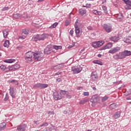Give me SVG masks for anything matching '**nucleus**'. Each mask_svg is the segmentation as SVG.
<instances>
[{"label": "nucleus", "instance_id": "obj_1", "mask_svg": "<svg viewBox=\"0 0 131 131\" xmlns=\"http://www.w3.org/2000/svg\"><path fill=\"white\" fill-rule=\"evenodd\" d=\"M131 55V52L127 50H124L123 52H119V53L116 54L113 56V58L115 60H122L127 57V56Z\"/></svg>", "mask_w": 131, "mask_h": 131}, {"label": "nucleus", "instance_id": "obj_2", "mask_svg": "<svg viewBox=\"0 0 131 131\" xmlns=\"http://www.w3.org/2000/svg\"><path fill=\"white\" fill-rule=\"evenodd\" d=\"M34 53L29 51L25 54V59L27 63H31L33 61Z\"/></svg>", "mask_w": 131, "mask_h": 131}, {"label": "nucleus", "instance_id": "obj_3", "mask_svg": "<svg viewBox=\"0 0 131 131\" xmlns=\"http://www.w3.org/2000/svg\"><path fill=\"white\" fill-rule=\"evenodd\" d=\"M34 59L35 61H41L43 59V54L41 52L34 53Z\"/></svg>", "mask_w": 131, "mask_h": 131}, {"label": "nucleus", "instance_id": "obj_4", "mask_svg": "<svg viewBox=\"0 0 131 131\" xmlns=\"http://www.w3.org/2000/svg\"><path fill=\"white\" fill-rule=\"evenodd\" d=\"M20 68V64H15L11 66H9L7 67V71H16L19 69Z\"/></svg>", "mask_w": 131, "mask_h": 131}, {"label": "nucleus", "instance_id": "obj_5", "mask_svg": "<svg viewBox=\"0 0 131 131\" xmlns=\"http://www.w3.org/2000/svg\"><path fill=\"white\" fill-rule=\"evenodd\" d=\"M105 42L104 41H99L98 42H94L92 44V46L94 49H98V48H100V47H102L103 46V43H104Z\"/></svg>", "mask_w": 131, "mask_h": 131}, {"label": "nucleus", "instance_id": "obj_6", "mask_svg": "<svg viewBox=\"0 0 131 131\" xmlns=\"http://www.w3.org/2000/svg\"><path fill=\"white\" fill-rule=\"evenodd\" d=\"M53 98L56 101H58V100L62 99V96L60 94V93L55 92L53 93Z\"/></svg>", "mask_w": 131, "mask_h": 131}, {"label": "nucleus", "instance_id": "obj_7", "mask_svg": "<svg viewBox=\"0 0 131 131\" xmlns=\"http://www.w3.org/2000/svg\"><path fill=\"white\" fill-rule=\"evenodd\" d=\"M52 52V46L48 45L46 49L44 50V53L46 55H49Z\"/></svg>", "mask_w": 131, "mask_h": 131}, {"label": "nucleus", "instance_id": "obj_8", "mask_svg": "<svg viewBox=\"0 0 131 131\" xmlns=\"http://www.w3.org/2000/svg\"><path fill=\"white\" fill-rule=\"evenodd\" d=\"M9 91H10L9 94L10 96H11L12 98H15L16 96V93L15 88H10Z\"/></svg>", "mask_w": 131, "mask_h": 131}, {"label": "nucleus", "instance_id": "obj_9", "mask_svg": "<svg viewBox=\"0 0 131 131\" xmlns=\"http://www.w3.org/2000/svg\"><path fill=\"white\" fill-rule=\"evenodd\" d=\"M120 47H117L115 48H114L113 49H111L110 51H108L109 54H115V53H117V52H119V50H120Z\"/></svg>", "mask_w": 131, "mask_h": 131}, {"label": "nucleus", "instance_id": "obj_10", "mask_svg": "<svg viewBox=\"0 0 131 131\" xmlns=\"http://www.w3.org/2000/svg\"><path fill=\"white\" fill-rule=\"evenodd\" d=\"M103 28L107 33L111 32V30H112V27L106 24L103 25Z\"/></svg>", "mask_w": 131, "mask_h": 131}, {"label": "nucleus", "instance_id": "obj_11", "mask_svg": "<svg viewBox=\"0 0 131 131\" xmlns=\"http://www.w3.org/2000/svg\"><path fill=\"white\" fill-rule=\"evenodd\" d=\"M91 78L94 81H95V80H97V79H98V73H97L96 71L92 72V73L91 74Z\"/></svg>", "mask_w": 131, "mask_h": 131}, {"label": "nucleus", "instance_id": "obj_12", "mask_svg": "<svg viewBox=\"0 0 131 131\" xmlns=\"http://www.w3.org/2000/svg\"><path fill=\"white\" fill-rule=\"evenodd\" d=\"M113 46V44L111 42L108 43L105 46L100 48V51H103V50H106L107 49H111Z\"/></svg>", "mask_w": 131, "mask_h": 131}, {"label": "nucleus", "instance_id": "obj_13", "mask_svg": "<svg viewBox=\"0 0 131 131\" xmlns=\"http://www.w3.org/2000/svg\"><path fill=\"white\" fill-rule=\"evenodd\" d=\"M71 71H72L74 74H77L81 71V70L78 68H76L72 67L71 69Z\"/></svg>", "mask_w": 131, "mask_h": 131}, {"label": "nucleus", "instance_id": "obj_14", "mask_svg": "<svg viewBox=\"0 0 131 131\" xmlns=\"http://www.w3.org/2000/svg\"><path fill=\"white\" fill-rule=\"evenodd\" d=\"M27 126L25 124L19 125L17 126V131H25L26 129Z\"/></svg>", "mask_w": 131, "mask_h": 131}, {"label": "nucleus", "instance_id": "obj_15", "mask_svg": "<svg viewBox=\"0 0 131 131\" xmlns=\"http://www.w3.org/2000/svg\"><path fill=\"white\" fill-rule=\"evenodd\" d=\"M119 39H120V38L118 36H113L110 38V40L114 42H117Z\"/></svg>", "mask_w": 131, "mask_h": 131}, {"label": "nucleus", "instance_id": "obj_16", "mask_svg": "<svg viewBox=\"0 0 131 131\" xmlns=\"http://www.w3.org/2000/svg\"><path fill=\"white\" fill-rule=\"evenodd\" d=\"M39 40H44L48 37V34H43L42 35H38Z\"/></svg>", "mask_w": 131, "mask_h": 131}, {"label": "nucleus", "instance_id": "obj_17", "mask_svg": "<svg viewBox=\"0 0 131 131\" xmlns=\"http://www.w3.org/2000/svg\"><path fill=\"white\" fill-rule=\"evenodd\" d=\"M9 32H10V30L8 29H6L3 30V33L4 37H5V38L8 37V35H9Z\"/></svg>", "mask_w": 131, "mask_h": 131}, {"label": "nucleus", "instance_id": "obj_18", "mask_svg": "<svg viewBox=\"0 0 131 131\" xmlns=\"http://www.w3.org/2000/svg\"><path fill=\"white\" fill-rule=\"evenodd\" d=\"M75 33L77 35V37H79V33H80V30H79V28H78V26L77 25L75 26Z\"/></svg>", "mask_w": 131, "mask_h": 131}, {"label": "nucleus", "instance_id": "obj_19", "mask_svg": "<svg viewBox=\"0 0 131 131\" xmlns=\"http://www.w3.org/2000/svg\"><path fill=\"white\" fill-rule=\"evenodd\" d=\"M15 61H16L15 59L11 58V59H5L3 60V62H4L5 63H14V62H15Z\"/></svg>", "mask_w": 131, "mask_h": 131}, {"label": "nucleus", "instance_id": "obj_20", "mask_svg": "<svg viewBox=\"0 0 131 131\" xmlns=\"http://www.w3.org/2000/svg\"><path fill=\"white\" fill-rule=\"evenodd\" d=\"M79 13L80 15H81V16H83L84 15H85V14H86V10H85V9L81 8L79 10Z\"/></svg>", "mask_w": 131, "mask_h": 131}, {"label": "nucleus", "instance_id": "obj_21", "mask_svg": "<svg viewBox=\"0 0 131 131\" xmlns=\"http://www.w3.org/2000/svg\"><path fill=\"white\" fill-rule=\"evenodd\" d=\"M121 114V113H120V112H117L114 115V118H115V119H118V118L120 117Z\"/></svg>", "mask_w": 131, "mask_h": 131}, {"label": "nucleus", "instance_id": "obj_22", "mask_svg": "<svg viewBox=\"0 0 131 131\" xmlns=\"http://www.w3.org/2000/svg\"><path fill=\"white\" fill-rule=\"evenodd\" d=\"M92 103H98L99 101H100V99L98 97H94L91 99Z\"/></svg>", "mask_w": 131, "mask_h": 131}, {"label": "nucleus", "instance_id": "obj_23", "mask_svg": "<svg viewBox=\"0 0 131 131\" xmlns=\"http://www.w3.org/2000/svg\"><path fill=\"white\" fill-rule=\"evenodd\" d=\"M124 42L126 43H131V37L128 36L124 40Z\"/></svg>", "mask_w": 131, "mask_h": 131}, {"label": "nucleus", "instance_id": "obj_24", "mask_svg": "<svg viewBox=\"0 0 131 131\" xmlns=\"http://www.w3.org/2000/svg\"><path fill=\"white\" fill-rule=\"evenodd\" d=\"M32 40L33 41H37V40H39V38L38 37V35H35L33 36L32 38Z\"/></svg>", "mask_w": 131, "mask_h": 131}, {"label": "nucleus", "instance_id": "obj_25", "mask_svg": "<svg viewBox=\"0 0 131 131\" xmlns=\"http://www.w3.org/2000/svg\"><path fill=\"white\" fill-rule=\"evenodd\" d=\"M9 46H10V41L8 40H5L4 43V47L5 48H9Z\"/></svg>", "mask_w": 131, "mask_h": 131}, {"label": "nucleus", "instance_id": "obj_26", "mask_svg": "<svg viewBox=\"0 0 131 131\" xmlns=\"http://www.w3.org/2000/svg\"><path fill=\"white\" fill-rule=\"evenodd\" d=\"M22 34H25V35H28L29 34V30L24 29L22 30Z\"/></svg>", "mask_w": 131, "mask_h": 131}, {"label": "nucleus", "instance_id": "obj_27", "mask_svg": "<svg viewBox=\"0 0 131 131\" xmlns=\"http://www.w3.org/2000/svg\"><path fill=\"white\" fill-rule=\"evenodd\" d=\"M53 48L54 49V50H56V51H58V50H62L61 46L53 45Z\"/></svg>", "mask_w": 131, "mask_h": 131}, {"label": "nucleus", "instance_id": "obj_28", "mask_svg": "<svg viewBox=\"0 0 131 131\" xmlns=\"http://www.w3.org/2000/svg\"><path fill=\"white\" fill-rule=\"evenodd\" d=\"M13 17H14L15 19H19V18H22L21 15L19 13L13 14Z\"/></svg>", "mask_w": 131, "mask_h": 131}, {"label": "nucleus", "instance_id": "obj_29", "mask_svg": "<svg viewBox=\"0 0 131 131\" xmlns=\"http://www.w3.org/2000/svg\"><path fill=\"white\" fill-rule=\"evenodd\" d=\"M0 68L2 71H5V70H6L7 72H8L9 71H8V68L6 67L5 65L3 64L0 66Z\"/></svg>", "mask_w": 131, "mask_h": 131}, {"label": "nucleus", "instance_id": "obj_30", "mask_svg": "<svg viewBox=\"0 0 131 131\" xmlns=\"http://www.w3.org/2000/svg\"><path fill=\"white\" fill-rule=\"evenodd\" d=\"M88 101H89V99L86 98H84L79 102V104L80 105H82V104H85V103H86Z\"/></svg>", "mask_w": 131, "mask_h": 131}, {"label": "nucleus", "instance_id": "obj_31", "mask_svg": "<svg viewBox=\"0 0 131 131\" xmlns=\"http://www.w3.org/2000/svg\"><path fill=\"white\" fill-rule=\"evenodd\" d=\"M68 93V92L65 91H60V92H59V94L61 96V98H63L64 97V96H65V95H66V94H67Z\"/></svg>", "mask_w": 131, "mask_h": 131}, {"label": "nucleus", "instance_id": "obj_32", "mask_svg": "<svg viewBox=\"0 0 131 131\" xmlns=\"http://www.w3.org/2000/svg\"><path fill=\"white\" fill-rule=\"evenodd\" d=\"M102 10L105 14H108V11L107 10V7L106 6H102Z\"/></svg>", "mask_w": 131, "mask_h": 131}, {"label": "nucleus", "instance_id": "obj_33", "mask_svg": "<svg viewBox=\"0 0 131 131\" xmlns=\"http://www.w3.org/2000/svg\"><path fill=\"white\" fill-rule=\"evenodd\" d=\"M49 85L47 84H40V89H46V88H48Z\"/></svg>", "mask_w": 131, "mask_h": 131}, {"label": "nucleus", "instance_id": "obj_34", "mask_svg": "<svg viewBox=\"0 0 131 131\" xmlns=\"http://www.w3.org/2000/svg\"><path fill=\"white\" fill-rule=\"evenodd\" d=\"M58 23H55L54 24H53L51 26L49 27L51 29H53V28H55V27H57L58 26Z\"/></svg>", "mask_w": 131, "mask_h": 131}, {"label": "nucleus", "instance_id": "obj_35", "mask_svg": "<svg viewBox=\"0 0 131 131\" xmlns=\"http://www.w3.org/2000/svg\"><path fill=\"white\" fill-rule=\"evenodd\" d=\"M93 63L94 64H98V65H103V63H102V62L99 60H94Z\"/></svg>", "mask_w": 131, "mask_h": 131}, {"label": "nucleus", "instance_id": "obj_36", "mask_svg": "<svg viewBox=\"0 0 131 131\" xmlns=\"http://www.w3.org/2000/svg\"><path fill=\"white\" fill-rule=\"evenodd\" d=\"M127 6H128V9L130 10L131 8H129L131 7V1L130 0H127V2H126Z\"/></svg>", "mask_w": 131, "mask_h": 131}, {"label": "nucleus", "instance_id": "obj_37", "mask_svg": "<svg viewBox=\"0 0 131 131\" xmlns=\"http://www.w3.org/2000/svg\"><path fill=\"white\" fill-rule=\"evenodd\" d=\"M109 99V97L108 96H104L103 97L102 99H101V101L102 102H105V101H107V99Z\"/></svg>", "mask_w": 131, "mask_h": 131}, {"label": "nucleus", "instance_id": "obj_38", "mask_svg": "<svg viewBox=\"0 0 131 131\" xmlns=\"http://www.w3.org/2000/svg\"><path fill=\"white\" fill-rule=\"evenodd\" d=\"M33 25L37 28H39L40 27H41V25L38 24L33 23Z\"/></svg>", "mask_w": 131, "mask_h": 131}, {"label": "nucleus", "instance_id": "obj_39", "mask_svg": "<svg viewBox=\"0 0 131 131\" xmlns=\"http://www.w3.org/2000/svg\"><path fill=\"white\" fill-rule=\"evenodd\" d=\"M49 125V124L48 123H45L41 124V125H39L38 127L39 128L40 127H42V126L46 127L48 126Z\"/></svg>", "mask_w": 131, "mask_h": 131}, {"label": "nucleus", "instance_id": "obj_40", "mask_svg": "<svg viewBox=\"0 0 131 131\" xmlns=\"http://www.w3.org/2000/svg\"><path fill=\"white\" fill-rule=\"evenodd\" d=\"M117 19H120V20L123 19V15L122 14H118L117 16Z\"/></svg>", "mask_w": 131, "mask_h": 131}, {"label": "nucleus", "instance_id": "obj_41", "mask_svg": "<svg viewBox=\"0 0 131 131\" xmlns=\"http://www.w3.org/2000/svg\"><path fill=\"white\" fill-rule=\"evenodd\" d=\"M83 8H91L92 7V4H87L86 5H83Z\"/></svg>", "mask_w": 131, "mask_h": 131}, {"label": "nucleus", "instance_id": "obj_42", "mask_svg": "<svg viewBox=\"0 0 131 131\" xmlns=\"http://www.w3.org/2000/svg\"><path fill=\"white\" fill-rule=\"evenodd\" d=\"M9 9L10 8H9V7H5L2 9V12H5L6 11H8Z\"/></svg>", "mask_w": 131, "mask_h": 131}, {"label": "nucleus", "instance_id": "obj_43", "mask_svg": "<svg viewBox=\"0 0 131 131\" xmlns=\"http://www.w3.org/2000/svg\"><path fill=\"white\" fill-rule=\"evenodd\" d=\"M116 107V105H115V104H112L110 106V108L111 110L114 109V108H115Z\"/></svg>", "mask_w": 131, "mask_h": 131}, {"label": "nucleus", "instance_id": "obj_44", "mask_svg": "<svg viewBox=\"0 0 131 131\" xmlns=\"http://www.w3.org/2000/svg\"><path fill=\"white\" fill-rule=\"evenodd\" d=\"M41 83H37L34 85V88H39L40 89Z\"/></svg>", "mask_w": 131, "mask_h": 131}, {"label": "nucleus", "instance_id": "obj_45", "mask_svg": "<svg viewBox=\"0 0 131 131\" xmlns=\"http://www.w3.org/2000/svg\"><path fill=\"white\" fill-rule=\"evenodd\" d=\"M49 131H56V129H55V127L52 126L49 128Z\"/></svg>", "mask_w": 131, "mask_h": 131}, {"label": "nucleus", "instance_id": "obj_46", "mask_svg": "<svg viewBox=\"0 0 131 131\" xmlns=\"http://www.w3.org/2000/svg\"><path fill=\"white\" fill-rule=\"evenodd\" d=\"M83 96H90V93L88 92H85L83 93Z\"/></svg>", "mask_w": 131, "mask_h": 131}, {"label": "nucleus", "instance_id": "obj_47", "mask_svg": "<svg viewBox=\"0 0 131 131\" xmlns=\"http://www.w3.org/2000/svg\"><path fill=\"white\" fill-rule=\"evenodd\" d=\"M48 114L49 115H50V114H52L53 115H54V114H55V112H54V111H49L48 112Z\"/></svg>", "mask_w": 131, "mask_h": 131}, {"label": "nucleus", "instance_id": "obj_48", "mask_svg": "<svg viewBox=\"0 0 131 131\" xmlns=\"http://www.w3.org/2000/svg\"><path fill=\"white\" fill-rule=\"evenodd\" d=\"M26 37V36H19L18 38H19V39H25Z\"/></svg>", "mask_w": 131, "mask_h": 131}, {"label": "nucleus", "instance_id": "obj_49", "mask_svg": "<svg viewBox=\"0 0 131 131\" xmlns=\"http://www.w3.org/2000/svg\"><path fill=\"white\" fill-rule=\"evenodd\" d=\"M97 12H98V10H93V13L95 14V15H97Z\"/></svg>", "mask_w": 131, "mask_h": 131}, {"label": "nucleus", "instance_id": "obj_50", "mask_svg": "<svg viewBox=\"0 0 131 131\" xmlns=\"http://www.w3.org/2000/svg\"><path fill=\"white\" fill-rule=\"evenodd\" d=\"M96 15H98L99 16L102 15V12L101 11H97V13Z\"/></svg>", "mask_w": 131, "mask_h": 131}, {"label": "nucleus", "instance_id": "obj_51", "mask_svg": "<svg viewBox=\"0 0 131 131\" xmlns=\"http://www.w3.org/2000/svg\"><path fill=\"white\" fill-rule=\"evenodd\" d=\"M88 29L89 30H93V27H92V26H88Z\"/></svg>", "mask_w": 131, "mask_h": 131}, {"label": "nucleus", "instance_id": "obj_52", "mask_svg": "<svg viewBox=\"0 0 131 131\" xmlns=\"http://www.w3.org/2000/svg\"><path fill=\"white\" fill-rule=\"evenodd\" d=\"M74 32V31H73V30H71L70 32V34H71V35H73Z\"/></svg>", "mask_w": 131, "mask_h": 131}, {"label": "nucleus", "instance_id": "obj_53", "mask_svg": "<svg viewBox=\"0 0 131 131\" xmlns=\"http://www.w3.org/2000/svg\"><path fill=\"white\" fill-rule=\"evenodd\" d=\"M70 24V23L69 21H68L67 20L66 21V26H68V25H69Z\"/></svg>", "mask_w": 131, "mask_h": 131}, {"label": "nucleus", "instance_id": "obj_54", "mask_svg": "<svg viewBox=\"0 0 131 131\" xmlns=\"http://www.w3.org/2000/svg\"><path fill=\"white\" fill-rule=\"evenodd\" d=\"M56 80H57V81H58V82H60L62 81V79L57 78Z\"/></svg>", "mask_w": 131, "mask_h": 131}, {"label": "nucleus", "instance_id": "obj_55", "mask_svg": "<svg viewBox=\"0 0 131 131\" xmlns=\"http://www.w3.org/2000/svg\"><path fill=\"white\" fill-rule=\"evenodd\" d=\"M15 81H16V80H14V79L9 80V82H10V83H13V82H15Z\"/></svg>", "mask_w": 131, "mask_h": 131}, {"label": "nucleus", "instance_id": "obj_56", "mask_svg": "<svg viewBox=\"0 0 131 131\" xmlns=\"http://www.w3.org/2000/svg\"><path fill=\"white\" fill-rule=\"evenodd\" d=\"M61 73H62V72H57V73H55V75H60V74H61Z\"/></svg>", "mask_w": 131, "mask_h": 131}, {"label": "nucleus", "instance_id": "obj_57", "mask_svg": "<svg viewBox=\"0 0 131 131\" xmlns=\"http://www.w3.org/2000/svg\"><path fill=\"white\" fill-rule=\"evenodd\" d=\"M127 100H131V96L126 98Z\"/></svg>", "mask_w": 131, "mask_h": 131}, {"label": "nucleus", "instance_id": "obj_58", "mask_svg": "<svg viewBox=\"0 0 131 131\" xmlns=\"http://www.w3.org/2000/svg\"><path fill=\"white\" fill-rule=\"evenodd\" d=\"M74 47V45H73L72 46H70L68 47L69 49H71V48H73Z\"/></svg>", "mask_w": 131, "mask_h": 131}, {"label": "nucleus", "instance_id": "obj_59", "mask_svg": "<svg viewBox=\"0 0 131 131\" xmlns=\"http://www.w3.org/2000/svg\"><path fill=\"white\" fill-rule=\"evenodd\" d=\"M67 98H68V99H71V95H67Z\"/></svg>", "mask_w": 131, "mask_h": 131}, {"label": "nucleus", "instance_id": "obj_60", "mask_svg": "<svg viewBox=\"0 0 131 131\" xmlns=\"http://www.w3.org/2000/svg\"><path fill=\"white\" fill-rule=\"evenodd\" d=\"M78 23V19H77V20L76 21V22H75V26H76V25H77V24Z\"/></svg>", "mask_w": 131, "mask_h": 131}, {"label": "nucleus", "instance_id": "obj_61", "mask_svg": "<svg viewBox=\"0 0 131 131\" xmlns=\"http://www.w3.org/2000/svg\"><path fill=\"white\" fill-rule=\"evenodd\" d=\"M83 52H84V49H82L80 51V54H81Z\"/></svg>", "mask_w": 131, "mask_h": 131}, {"label": "nucleus", "instance_id": "obj_62", "mask_svg": "<svg viewBox=\"0 0 131 131\" xmlns=\"http://www.w3.org/2000/svg\"><path fill=\"white\" fill-rule=\"evenodd\" d=\"M43 1H45V0H38L37 1V3H41V2H43Z\"/></svg>", "mask_w": 131, "mask_h": 131}, {"label": "nucleus", "instance_id": "obj_63", "mask_svg": "<svg viewBox=\"0 0 131 131\" xmlns=\"http://www.w3.org/2000/svg\"><path fill=\"white\" fill-rule=\"evenodd\" d=\"M8 99H9L8 97H6L5 98H4V101H8Z\"/></svg>", "mask_w": 131, "mask_h": 131}, {"label": "nucleus", "instance_id": "obj_64", "mask_svg": "<svg viewBox=\"0 0 131 131\" xmlns=\"http://www.w3.org/2000/svg\"><path fill=\"white\" fill-rule=\"evenodd\" d=\"M93 91H96L97 90V88H96V87H93Z\"/></svg>", "mask_w": 131, "mask_h": 131}]
</instances>
